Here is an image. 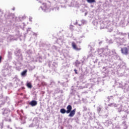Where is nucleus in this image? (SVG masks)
Instances as JSON below:
<instances>
[{"instance_id":"f257e3e1","label":"nucleus","mask_w":129,"mask_h":129,"mask_svg":"<svg viewBox=\"0 0 129 129\" xmlns=\"http://www.w3.org/2000/svg\"><path fill=\"white\" fill-rule=\"evenodd\" d=\"M128 49L127 47H123L121 49V52L124 55H128Z\"/></svg>"},{"instance_id":"f03ea898","label":"nucleus","mask_w":129,"mask_h":129,"mask_svg":"<svg viewBox=\"0 0 129 129\" xmlns=\"http://www.w3.org/2000/svg\"><path fill=\"white\" fill-rule=\"evenodd\" d=\"M72 46L73 49H74V50H76V51H80V50H81V48L77 47V45H76L75 42H72Z\"/></svg>"},{"instance_id":"7ed1b4c3","label":"nucleus","mask_w":129,"mask_h":129,"mask_svg":"<svg viewBox=\"0 0 129 129\" xmlns=\"http://www.w3.org/2000/svg\"><path fill=\"white\" fill-rule=\"evenodd\" d=\"M75 113H76V109H74L71 111L70 112V114H69V116H70V117H73V116L75 115Z\"/></svg>"},{"instance_id":"20e7f679","label":"nucleus","mask_w":129,"mask_h":129,"mask_svg":"<svg viewBox=\"0 0 129 129\" xmlns=\"http://www.w3.org/2000/svg\"><path fill=\"white\" fill-rule=\"evenodd\" d=\"M67 113H70V112L72 110V106L69 105L67 107Z\"/></svg>"},{"instance_id":"39448f33","label":"nucleus","mask_w":129,"mask_h":129,"mask_svg":"<svg viewBox=\"0 0 129 129\" xmlns=\"http://www.w3.org/2000/svg\"><path fill=\"white\" fill-rule=\"evenodd\" d=\"M37 104V101H35V100H32L29 103V105H31V106H36Z\"/></svg>"},{"instance_id":"423d86ee","label":"nucleus","mask_w":129,"mask_h":129,"mask_svg":"<svg viewBox=\"0 0 129 129\" xmlns=\"http://www.w3.org/2000/svg\"><path fill=\"white\" fill-rule=\"evenodd\" d=\"M60 112L64 114V113H67V111L64 108H61L60 110Z\"/></svg>"},{"instance_id":"0eeeda50","label":"nucleus","mask_w":129,"mask_h":129,"mask_svg":"<svg viewBox=\"0 0 129 129\" xmlns=\"http://www.w3.org/2000/svg\"><path fill=\"white\" fill-rule=\"evenodd\" d=\"M28 72V70H25L23 72L21 73V76H26L27 75V73Z\"/></svg>"},{"instance_id":"6e6552de","label":"nucleus","mask_w":129,"mask_h":129,"mask_svg":"<svg viewBox=\"0 0 129 129\" xmlns=\"http://www.w3.org/2000/svg\"><path fill=\"white\" fill-rule=\"evenodd\" d=\"M26 86L28 88H32V84L31 83H27Z\"/></svg>"},{"instance_id":"1a4fd4ad","label":"nucleus","mask_w":129,"mask_h":129,"mask_svg":"<svg viewBox=\"0 0 129 129\" xmlns=\"http://www.w3.org/2000/svg\"><path fill=\"white\" fill-rule=\"evenodd\" d=\"M87 2L89 4H92V3H95V0H87Z\"/></svg>"},{"instance_id":"9d476101","label":"nucleus","mask_w":129,"mask_h":129,"mask_svg":"<svg viewBox=\"0 0 129 129\" xmlns=\"http://www.w3.org/2000/svg\"><path fill=\"white\" fill-rule=\"evenodd\" d=\"M43 6H44V8H45V9H47V4L46 3H43L42 4Z\"/></svg>"},{"instance_id":"9b49d317","label":"nucleus","mask_w":129,"mask_h":129,"mask_svg":"<svg viewBox=\"0 0 129 129\" xmlns=\"http://www.w3.org/2000/svg\"><path fill=\"white\" fill-rule=\"evenodd\" d=\"M74 71H75L76 74H78V73L77 72V70L75 69Z\"/></svg>"},{"instance_id":"f8f14e48","label":"nucleus","mask_w":129,"mask_h":129,"mask_svg":"<svg viewBox=\"0 0 129 129\" xmlns=\"http://www.w3.org/2000/svg\"><path fill=\"white\" fill-rule=\"evenodd\" d=\"M2 58H3V57H2V56H0V63L2 62Z\"/></svg>"},{"instance_id":"ddd939ff","label":"nucleus","mask_w":129,"mask_h":129,"mask_svg":"<svg viewBox=\"0 0 129 129\" xmlns=\"http://www.w3.org/2000/svg\"><path fill=\"white\" fill-rule=\"evenodd\" d=\"M128 49H129V46H127Z\"/></svg>"}]
</instances>
